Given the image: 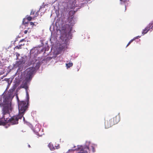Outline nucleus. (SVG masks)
Listing matches in <instances>:
<instances>
[{"instance_id": "21", "label": "nucleus", "mask_w": 153, "mask_h": 153, "mask_svg": "<svg viewBox=\"0 0 153 153\" xmlns=\"http://www.w3.org/2000/svg\"><path fill=\"white\" fill-rule=\"evenodd\" d=\"M30 24L31 25H32V27L34 25V23L32 22H30Z\"/></svg>"}, {"instance_id": "1", "label": "nucleus", "mask_w": 153, "mask_h": 153, "mask_svg": "<svg viewBox=\"0 0 153 153\" xmlns=\"http://www.w3.org/2000/svg\"><path fill=\"white\" fill-rule=\"evenodd\" d=\"M73 17V16H69L65 21V24L60 27L61 32L64 33L71 32L72 30V27L75 24Z\"/></svg>"}, {"instance_id": "8", "label": "nucleus", "mask_w": 153, "mask_h": 153, "mask_svg": "<svg viewBox=\"0 0 153 153\" xmlns=\"http://www.w3.org/2000/svg\"><path fill=\"white\" fill-rule=\"evenodd\" d=\"M39 11L35 12L33 10H32L31 11L30 15L32 16L33 15H34V13H35V15L32 16H27L26 17V19L29 21H31L32 19H34L39 15Z\"/></svg>"}, {"instance_id": "5", "label": "nucleus", "mask_w": 153, "mask_h": 153, "mask_svg": "<svg viewBox=\"0 0 153 153\" xmlns=\"http://www.w3.org/2000/svg\"><path fill=\"white\" fill-rule=\"evenodd\" d=\"M18 108L19 114H22L23 116L27 108V104H26V102L25 101H21L19 102Z\"/></svg>"}, {"instance_id": "16", "label": "nucleus", "mask_w": 153, "mask_h": 153, "mask_svg": "<svg viewBox=\"0 0 153 153\" xmlns=\"http://www.w3.org/2000/svg\"><path fill=\"white\" fill-rule=\"evenodd\" d=\"M21 46H20V45L19 44V45L16 46L15 47V48L18 49H20L21 48Z\"/></svg>"}, {"instance_id": "9", "label": "nucleus", "mask_w": 153, "mask_h": 153, "mask_svg": "<svg viewBox=\"0 0 153 153\" xmlns=\"http://www.w3.org/2000/svg\"><path fill=\"white\" fill-rule=\"evenodd\" d=\"M153 27V22L150 23L149 25L143 30L142 32V34L143 35L146 33L149 30L151 31L152 30V27Z\"/></svg>"}, {"instance_id": "14", "label": "nucleus", "mask_w": 153, "mask_h": 153, "mask_svg": "<svg viewBox=\"0 0 153 153\" xmlns=\"http://www.w3.org/2000/svg\"><path fill=\"white\" fill-rule=\"evenodd\" d=\"M34 131L37 133L38 132V131H39V129L38 127H36L34 129Z\"/></svg>"}, {"instance_id": "11", "label": "nucleus", "mask_w": 153, "mask_h": 153, "mask_svg": "<svg viewBox=\"0 0 153 153\" xmlns=\"http://www.w3.org/2000/svg\"><path fill=\"white\" fill-rule=\"evenodd\" d=\"M25 80L26 81L25 82L24 81L21 84L20 86V87L22 88H25L26 90H27L28 88V86L27 85V82L28 81H27L25 79Z\"/></svg>"}, {"instance_id": "20", "label": "nucleus", "mask_w": 153, "mask_h": 153, "mask_svg": "<svg viewBox=\"0 0 153 153\" xmlns=\"http://www.w3.org/2000/svg\"><path fill=\"white\" fill-rule=\"evenodd\" d=\"M16 57H17L16 59H18V57L20 56V54H19L18 53H16Z\"/></svg>"}, {"instance_id": "22", "label": "nucleus", "mask_w": 153, "mask_h": 153, "mask_svg": "<svg viewBox=\"0 0 153 153\" xmlns=\"http://www.w3.org/2000/svg\"><path fill=\"white\" fill-rule=\"evenodd\" d=\"M27 32H28V30H25L24 31V33L25 34H26L27 33Z\"/></svg>"}, {"instance_id": "29", "label": "nucleus", "mask_w": 153, "mask_h": 153, "mask_svg": "<svg viewBox=\"0 0 153 153\" xmlns=\"http://www.w3.org/2000/svg\"><path fill=\"white\" fill-rule=\"evenodd\" d=\"M75 146H74V148H75Z\"/></svg>"}, {"instance_id": "2", "label": "nucleus", "mask_w": 153, "mask_h": 153, "mask_svg": "<svg viewBox=\"0 0 153 153\" xmlns=\"http://www.w3.org/2000/svg\"><path fill=\"white\" fill-rule=\"evenodd\" d=\"M13 98L12 94L11 93H8L3 97V102H2V96H0V106L4 108L11 105V101Z\"/></svg>"}, {"instance_id": "26", "label": "nucleus", "mask_w": 153, "mask_h": 153, "mask_svg": "<svg viewBox=\"0 0 153 153\" xmlns=\"http://www.w3.org/2000/svg\"><path fill=\"white\" fill-rule=\"evenodd\" d=\"M126 10V6H125V10Z\"/></svg>"}, {"instance_id": "18", "label": "nucleus", "mask_w": 153, "mask_h": 153, "mask_svg": "<svg viewBox=\"0 0 153 153\" xmlns=\"http://www.w3.org/2000/svg\"><path fill=\"white\" fill-rule=\"evenodd\" d=\"M26 96L27 98V99L28 100L29 98V95L27 91H26Z\"/></svg>"}, {"instance_id": "23", "label": "nucleus", "mask_w": 153, "mask_h": 153, "mask_svg": "<svg viewBox=\"0 0 153 153\" xmlns=\"http://www.w3.org/2000/svg\"><path fill=\"white\" fill-rule=\"evenodd\" d=\"M20 46H24V45H25V43H22L20 44Z\"/></svg>"}, {"instance_id": "28", "label": "nucleus", "mask_w": 153, "mask_h": 153, "mask_svg": "<svg viewBox=\"0 0 153 153\" xmlns=\"http://www.w3.org/2000/svg\"><path fill=\"white\" fill-rule=\"evenodd\" d=\"M62 20H63V21H64V19H63Z\"/></svg>"}, {"instance_id": "13", "label": "nucleus", "mask_w": 153, "mask_h": 153, "mask_svg": "<svg viewBox=\"0 0 153 153\" xmlns=\"http://www.w3.org/2000/svg\"><path fill=\"white\" fill-rule=\"evenodd\" d=\"M73 64L72 62H69L68 63H66V66L67 67V68L72 67L73 66Z\"/></svg>"}, {"instance_id": "4", "label": "nucleus", "mask_w": 153, "mask_h": 153, "mask_svg": "<svg viewBox=\"0 0 153 153\" xmlns=\"http://www.w3.org/2000/svg\"><path fill=\"white\" fill-rule=\"evenodd\" d=\"M23 117V120H25V118L23 117L22 114H19L16 116H14L11 117L9 119L8 121L6 126L8 127L10 125H13L17 124L18 123V120L19 119H21L22 117Z\"/></svg>"}, {"instance_id": "17", "label": "nucleus", "mask_w": 153, "mask_h": 153, "mask_svg": "<svg viewBox=\"0 0 153 153\" xmlns=\"http://www.w3.org/2000/svg\"><path fill=\"white\" fill-rule=\"evenodd\" d=\"M91 147L92 148V152H94L95 151V149L94 148L93 146H91Z\"/></svg>"}, {"instance_id": "24", "label": "nucleus", "mask_w": 153, "mask_h": 153, "mask_svg": "<svg viewBox=\"0 0 153 153\" xmlns=\"http://www.w3.org/2000/svg\"><path fill=\"white\" fill-rule=\"evenodd\" d=\"M139 37H140V36H137V37H136L134 38H136V39H138V38H139Z\"/></svg>"}, {"instance_id": "15", "label": "nucleus", "mask_w": 153, "mask_h": 153, "mask_svg": "<svg viewBox=\"0 0 153 153\" xmlns=\"http://www.w3.org/2000/svg\"><path fill=\"white\" fill-rule=\"evenodd\" d=\"M136 38H134L133 39L131 40L128 43L127 45L126 46V47H127L133 41V40L136 39Z\"/></svg>"}, {"instance_id": "12", "label": "nucleus", "mask_w": 153, "mask_h": 153, "mask_svg": "<svg viewBox=\"0 0 153 153\" xmlns=\"http://www.w3.org/2000/svg\"><path fill=\"white\" fill-rule=\"evenodd\" d=\"M22 63V62L21 61H18L17 62L16 64V65L18 67H19V68L18 69V70H20L21 69V64Z\"/></svg>"}, {"instance_id": "19", "label": "nucleus", "mask_w": 153, "mask_h": 153, "mask_svg": "<svg viewBox=\"0 0 153 153\" xmlns=\"http://www.w3.org/2000/svg\"><path fill=\"white\" fill-rule=\"evenodd\" d=\"M26 42V40H25V39H21L19 41V42Z\"/></svg>"}, {"instance_id": "25", "label": "nucleus", "mask_w": 153, "mask_h": 153, "mask_svg": "<svg viewBox=\"0 0 153 153\" xmlns=\"http://www.w3.org/2000/svg\"><path fill=\"white\" fill-rule=\"evenodd\" d=\"M28 147H29V148H30V145H28Z\"/></svg>"}, {"instance_id": "3", "label": "nucleus", "mask_w": 153, "mask_h": 153, "mask_svg": "<svg viewBox=\"0 0 153 153\" xmlns=\"http://www.w3.org/2000/svg\"><path fill=\"white\" fill-rule=\"evenodd\" d=\"M12 108L11 105L8 107H6L5 106L4 108H3L2 111V116L1 117V120L2 121L3 120H4V122L5 123V127L7 128L8 127L6 126V124H7L8 121L9 117H10V111H11Z\"/></svg>"}, {"instance_id": "10", "label": "nucleus", "mask_w": 153, "mask_h": 153, "mask_svg": "<svg viewBox=\"0 0 153 153\" xmlns=\"http://www.w3.org/2000/svg\"><path fill=\"white\" fill-rule=\"evenodd\" d=\"M48 147L51 151H53L56 149H58L59 148V145L55 146V147H54L53 144L51 143H49L48 145Z\"/></svg>"}, {"instance_id": "7", "label": "nucleus", "mask_w": 153, "mask_h": 153, "mask_svg": "<svg viewBox=\"0 0 153 153\" xmlns=\"http://www.w3.org/2000/svg\"><path fill=\"white\" fill-rule=\"evenodd\" d=\"M35 68L34 67H30L27 69V74L25 78L27 81H29L31 79L32 75L35 71Z\"/></svg>"}, {"instance_id": "6", "label": "nucleus", "mask_w": 153, "mask_h": 153, "mask_svg": "<svg viewBox=\"0 0 153 153\" xmlns=\"http://www.w3.org/2000/svg\"><path fill=\"white\" fill-rule=\"evenodd\" d=\"M119 120L117 119V117H115L111 118L109 120H107L105 122V126L106 128H108L116 124L119 122Z\"/></svg>"}, {"instance_id": "27", "label": "nucleus", "mask_w": 153, "mask_h": 153, "mask_svg": "<svg viewBox=\"0 0 153 153\" xmlns=\"http://www.w3.org/2000/svg\"><path fill=\"white\" fill-rule=\"evenodd\" d=\"M35 15V13L34 14V15H33L32 16H33L34 15Z\"/></svg>"}]
</instances>
